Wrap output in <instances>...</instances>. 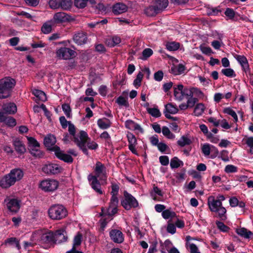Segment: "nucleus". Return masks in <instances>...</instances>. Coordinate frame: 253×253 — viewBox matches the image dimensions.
Masks as SVG:
<instances>
[{
  "mask_svg": "<svg viewBox=\"0 0 253 253\" xmlns=\"http://www.w3.org/2000/svg\"><path fill=\"white\" fill-rule=\"evenodd\" d=\"M68 131L72 136L71 139L77 145V146L82 151L83 153L88 156V151L87 148L85 147V143L86 139L88 138V135L86 132L84 130H80L79 135H76V127L72 123H69Z\"/></svg>",
  "mask_w": 253,
  "mask_h": 253,
  "instance_id": "obj_1",
  "label": "nucleus"
},
{
  "mask_svg": "<svg viewBox=\"0 0 253 253\" xmlns=\"http://www.w3.org/2000/svg\"><path fill=\"white\" fill-rule=\"evenodd\" d=\"M15 84V80L9 77L0 80V99L9 97Z\"/></svg>",
  "mask_w": 253,
  "mask_h": 253,
  "instance_id": "obj_2",
  "label": "nucleus"
},
{
  "mask_svg": "<svg viewBox=\"0 0 253 253\" xmlns=\"http://www.w3.org/2000/svg\"><path fill=\"white\" fill-rule=\"evenodd\" d=\"M48 215L52 220H59L66 217L68 215V211L61 204H53L48 209Z\"/></svg>",
  "mask_w": 253,
  "mask_h": 253,
  "instance_id": "obj_3",
  "label": "nucleus"
},
{
  "mask_svg": "<svg viewBox=\"0 0 253 253\" xmlns=\"http://www.w3.org/2000/svg\"><path fill=\"white\" fill-rule=\"evenodd\" d=\"M124 199L121 200V205L127 211L131 209H135L138 207V202L136 198L131 194L125 191L124 192Z\"/></svg>",
  "mask_w": 253,
  "mask_h": 253,
  "instance_id": "obj_4",
  "label": "nucleus"
},
{
  "mask_svg": "<svg viewBox=\"0 0 253 253\" xmlns=\"http://www.w3.org/2000/svg\"><path fill=\"white\" fill-rule=\"evenodd\" d=\"M54 237V232L50 231L42 234L40 238L39 242L44 246V249H47L54 247L55 244Z\"/></svg>",
  "mask_w": 253,
  "mask_h": 253,
  "instance_id": "obj_5",
  "label": "nucleus"
},
{
  "mask_svg": "<svg viewBox=\"0 0 253 253\" xmlns=\"http://www.w3.org/2000/svg\"><path fill=\"white\" fill-rule=\"evenodd\" d=\"M42 169V172L44 173L51 175L61 173L63 170V168L57 164L49 163L44 165Z\"/></svg>",
  "mask_w": 253,
  "mask_h": 253,
  "instance_id": "obj_6",
  "label": "nucleus"
},
{
  "mask_svg": "<svg viewBox=\"0 0 253 253\" xmlns=\"http://www.w3.org/2000/svg\"><path fill=\"white\" fill-rule=\"evenodd\" d=\"M59 186V182L54 179H45L41 181L40 187L45 192H52L55 190Z\"/></svg>",
  "mask_w": 253,
  "mask_h": 253,
  "instance_id": "obj_7",
  "label": "nucleus"
},
{
  "mask_svg": "<svg viewBox=\"0 0 253 253\" xmlns=\"http://www.w3.org/2000/svg\"><path fill=\"white\" fill-rule=\"evenodd\" d=\"M74 20L75 19L70 15L64 12H56L53 17V22L55 24L70 22Z\"/></svg>",
  "mask_w": 253,
  "mask_h": 253,
  "instance_id": "obj_8",
  "label": "nucleus"
},
{
  "mask_svg": "<svg viewBox=\"0 0 253 253\" xmlns=\"http://www.w3.org/2000/svg\"><path fill=\"white\" fill-rule=\"evenodd\" d=\"M57 57L64 60L69 59L75 57L76 52L70 48L61 47L56 51Z\"/></svg>",
  "mask_w": 253,
  "mask_h": 253,
  "instance_id": "obj_9",
  "label": "nucleus"
},
{
  "mask_svg": "<svg viewBox=\"0 0 253 253\" xmlns=\"http://www.w3.org/2000/svg\"><path fill=\"white\" fill-rule=\"evenodd\" d=\"M52 150L54 151L55 155L58 159L68 164L73 163L74 159L72 157L68 154L65 153L59 146H55Z\"/></svg>",
  "mask_w": 253,
  "mask_h": 253,
  "instance_id": "obj_10",
  "label": "nucleus"
},
{
  "mask_svg": "<svg viewBox=\"0 0 253 253\" xmlns=\"http://www.w3.org/2000/svg\"><path fill=\"white\" fill-rule=\"evenodd\" d=\"M235 58L241 65L242 69L246 73L247 77L253 74L250 68L248 61L244 55H236Z\"/></svg>",
  "mask_w": 253,
  "mask_h": 253,
  "instance_id": "obj_11",
  "label": "nucleus"
},
{
  "mask_svg": "<svg viewBox=\"0 0 253 253\" xmlns=\"http://www.w3.org/2000/svg\"><path fill=\"white\" fill-rule=\"evenodd\" d=\"M109 236L111 240L115 243L121 244L124 241V235L120 230L111 229L109 231Z\"/></svg>",
  "mask_w": 253,
  "mask_h": 253,
  "instance_id": "obj_12",
  "label": "nucleus"
},
{
  "mask_svg": "<svg viewBox=\"0 0 253 253\" xmlns=\"http://www.w3.org/2000/svg\"><path fill=\"white\" fill-rule=\"evenodd\" d=\"M54 236L55 244L65 242L68 239L67 233L63 228L59 229L54 232Z\"/></svg>",
  "mask_w": 253,
  "mask_h": 253,
  "instance_id": "obj_13",
  "label": "nucleus"
},
{
  "mask_svg": "<svg viewBox=\"0 0 253 253\" xmlns=\"http://www.w3.org/2000/svg\"><path fill=\"white\" fill-rule=\"evenodd\" d=\"M14 179L9 173L5 174L0 179V187L4 189L9 188L16 183Z\"/></svg>",
  "mask_w": 253,
  "mask_h": 253,
  "instance_id": "obj_14",
  "label": "nucleus"
},
{
  "mask_svg": "<svg viewBox=\"0 0 253 253\" xmlns=\"http://www.w3.org/2000/svg\"><path fill=\"white\" fill-rule=\"evenodd\" d=\"M56 143V137L53 134H48L44 138L43 144L47 150L54 152L52 149L56 146L55 145Z\"/></svg>",
  "mask_w": 253,
  "mask_h": 253,
  "instance_id": "obj_15",
  "label": "nucleus"
},
{
  "mask_svg": "<svg viewBox=\"0 0 253 253\" xmlns=\"http://www.w3.org/2000/svg\"><path fill=\"white\" fill-rule=\"evenodd\" d=\"M73 41L79 45H82L87 43V34L84 32L75 33L73 38Z\"/></svg>",
  "mask_w": 253,
  "mask_h": 253,
  "instance_id": "obj_16",
  "label": "nucleus"
},
{
  "mask_svg": "<svg viewBox=\"0 0 253 253\" xmlns=\"http://www.w3.org/2000/svg\"><path fill=\"white\" fill-rule=\"evenodd\" d=\"M88 180L91 181L90 185L91 188L96 192L99 194H102L103 191L101 189V184L100 182L97 178V176H93L92 174H89L88 176Z\"/></svg>",
  "mask_w": 253,
  "mask_h": 253,
  "instance_id": "obj_17",
  "label": "nucleus"
},
{
  "mask_svg": "<svg viewBox=\"0 0 253 253\" xmlns=\"http://www.w3.org/2000/svg\"><path fill=\"white\" fill-rule=\"evenodd\" d=\"M208 205L211 212H217L218 209L221 207L222 203L211 196L208 198Z\"/></svg>",
  "mask_w": 253,
  "mask_h": 253,
  "instance_id": "obj_18",
  "label": "nucleus"
},
{
  "mask_svg": "<svg viewBox=\"0 0 253 253\" xmlns=\"http://www.w3.org/2000/svg\"><path fill=\"white\" fill-rule=\"evenodd\" d=\"M8 210L13 213H15L20 209V201L16 199H11L6 204Z\"/></svg>",
  "mask_w": 253,
  "mask_h": 253,
  "instance_id": "obj_19",
  "label": "nucleus"
},
{
  "mask_svg": "<svg viewBox=\"0 0 253 253\" xmlns=\"http://www.w3.org/2000/svg\"><path fill=\"white\" fill-rule=\"evenodd\" d=\"M173 89V94L175 100L179 101H182L185 97L183 91V85L182 84H178L176 86L174 85Z\"/></svg>",
  "mask_w": 253,
  "mask_h": 253,
  "instance_id": "obj_20",
  "label": "nucleus"
},
{
  "mask_svg": "<svg viewBox=\"0 0 253 253\" xmlns=\"http://www.w3.org/2000/svg\"><path fill=\"white\" fill-rule=\"evenodd\" d=\"M127 10V6L123 3L118 2L112 6V12L116 15L124 13Z\"/></svg>",
  "mask_w": 253,
  "mask_h": 253,
  "instance_id": "obj_21",
  "label": "nucleus"
},
{
  "mask_svg": "<svg viewBox=\"0 0 253 253\" xmlns=\"http://www.w3.org/2000/svg\"><path fill=\"white\" fill-rule=\"evenodd\" d=\"M13 145L15 151L19 154H23L26 152L25 145L19 138H16L13 140Z\"/></svg>",
  "mask_w": 253,
  "mask_h": 253,
  "instance_id": "obj_22",
  "label": "nucleus"
},
{
  "mask_svg": "<svg viewBox=\"0 0 253 253\" xmlns=\"http://www.w3.org/2000/svg\"><path fill=\"white\" fill-rule=\"evenodd\" d=\"M125 125L126 128L130 130H138L141 133L143 132V130L140 126L131 120H128L126 121L125 122Z\"/></svg>",
  "mask_w": 253,
  "mask_h": 253,
  "instance_id": "obj_23",
  "label": "nucleus"
},
{
  "mask_svg": "<svg viewBox=\"0 0 253 253\" xmlns=\"http://www.w3.org/2000/svg\"><path fill=\"white\" fill-rule=\"evenodd\" d=\"M95 176H97V178L101 175H103L106 172V167L104 165L99 161L96 162L94 168Z\"/></svg>",
  "mask_w": 253,
  "mask_h": 253,
  "instance_id": "obj_24",
  "label": "nucleus"
},
{
  "mask_svg": "<svg viewBox=\"0 0 253 253\" xmlns=\"http://www.w3.org/2000/svg\"><path fill=\"white\" fill-rule=\"evenodd\" d=\"M168 4V0H155L154 5L159 13L167 7Z\"/></svg>",
  "mask_w": 253,
  "mask_h": 253,
  "instance_id": "obj_25",
  "label": "nucleus"
},
{
  "mask_svg": "<svg viewBox=\"0 0 253 253\" xmlns=\"http://www.w3.org/2000/svg\"><path fill=\"white\" fill-rule=\"evenodd\" d=\"M3 111L6 114H14L17 111V107L14 103H8L3 106Z\"/></svg>",
  "mask_w": 253,
  "mask_h": 253,
  "instance_id": "obj_26",
  "label": "nucleus"
},
{
  "mask_svg": "<svg viewBox=\"0 0 253 253\" xmlns=\"http://www.w3.org/2000/svg\"><path fill=\"white\" fill-rule=\"evenodd\" d=\"M236 232L238 235L245 239H250L253 236V233L244 227L237 228Z\"/></svg>",
  "mask_w": 253,
  "mask_h": 253,
  "instance_id": "obj_27",
  "label": "nucleus"
},
{
  "mask_svg": "<svg viewBox=\"0 0 253 253\" xmlns=\"http://www.w3.org/2000/svg\"><path fill=\"white\" fill-rule=\"evenodd\" d=\"M10 176L14 178L15 182L20 181L24 176V172L20 169H14L10 170Z\"/></svg>",
  "mask_w": 253,
  "mask_h": 253,
  "instance_id": "obj_28",
  "label": "nucleus"
},
{
  "mask_svg": "<svg viewBox=\"0 0 253 253\" xmlns=\"http://www.w3.org/2000/svg\"><path fill=\"white\" fill-rule=\"evenodd\" d=\"M97 124L98 127L102 129H106L111 126L112 123L106 118L99 119L97 120Z\"/></svg>",
  "mask_w": 253,
  "mask_h": 253,
  "instance_id": "obj_29",
  "label": "nucleus"
},
{
  "mask_svg": "<svg viewBox=\"0 0 253 253\" xmlns=\"http://www.w3.org/2000/svg\"><path fill=\"white\" fill-rule=\"evenodd\" d=\"M162 216L165 219H170L171 220L172 218L177 217L176 213L170 209L164 210L162 213Z\"/></svg>",
  "mask_w": 253,
  "mask_h": 253,
  "instance_id": "obj_30",
  "label": "nucleus"
},
{
  "mask_svg": "<svg viewBox=\"0 0 253 253\" xmlns=\"http://www.w3.org/2000/svg\"><path fill=\"white\" fill-rule=\"evenodd\" d=\"M144 13L149 17L155 16L156 15L159 14L154 5H150L144 9Z\"/></svg>",
  "mask_w": 253,
  "mask_h": 253,
  "instance_id": "obj_31",
  "label": "nucleus"
},
{
  "mask_svg": "<svg viewBox=\"0 0 253 253\" xmlns=\"http://www.w3.org/2000/svg\"><path fill=\"white\" fill-rule=\"evenodd\" d=\"M32 94L42 101H45L46 100L45 93L41 90L34 89L32 90Z\"/></svg>",
  "mask_w": 253,
  "mask_h": 253,
  "instance_id": "obj_32",
  "label": "nucleus"
},
{
  "mask_svg": "<svg viewBox=\"0 0 253 253\" xmlns=\"http://www.w3.org/2000/svg\"><path fill=\"white\" fill-rule=\"evenodd\" d=\"M164 111L171 114H175L178 111V109L176 105H173L171 103H169L165 106Z\"/></svg>",
  "mask_w": 253,
  "mask_h": 253,
  "instance_id": "obj_33",
  "label": "nucleus"
},
{
  "mask_svg": "<svg viewBox=\"0 0 253 253\" xmlns=\"http://www.w3.org/2000/svg\"><path fill=\"white\" fill-rule=\"evenodd\" d=\"M72 0H60V8L64 10H70L72 6Z\"/></svg>",
  "mask_w": 253,
  "mask_h": 253,
  "instance_id": "obj_34",
  "label": "nucleus"
},
{
  "mask_svg": "<svg viewBox=\"0 0 253 253\" xmlns=\"http://www.w3.org/2000/svg\"><path fill=\"white\" fill-rule=\"evenodd\" d=\"M183 166V162L180 160L177 157H174L170 160V166L172 169H177Z\"/></svg>",
  "mask_w": 253,
  "mask_h": 253,
  "instance_id": "obj_35",
  "label": "nucleus"
},
{
  "mask_svg": "<svg viewBox=\"0 0 253 253\" xmlns=\"http://www.w3.org/2000/svg\"><path fill=\"white\" fill-rule=\"evenodd\" d=\"M205 108V106L203 103H200L197 104L194 108V115L196 116H200L202 115L204 112Z\"/></svg>",
  "mask_w": 253,
  "mask_h": 253,
  "instance_id": "obj_36",
  "label": "nucleus"
},
{
  "mask_svg": "<svg viewBox=\"0 0 253 253\" xmlns=\"http://www.w3.org/2000/svg\"><path fill=\"white\" fill-rule=\"evenodd\" d=\"M39 147H35V148H29V150L31 154L34 157L36 158H42L43 155L44 153L40 150L38 148Z\"/></svg>",
  "mask_w": 253,
  "mask_h": 253,
  "instance_id": "obj_37",
  "label": "nucleus"
},
{
  "mask_svg": "<svg viewBox=\"0 0 253 253\" xmlns=\"http://www.w3.org/2000/svg\"><path fill=\"white\" fill-rule=\"evenodd\" d=\"M5 244H8L10 245L14 246L18 250H20L21 249V247L20 245L19 241L17 240V239L15 237H11L7 239L5 241Z\"/></svg>",
  "mask_w": 253,
  "mask_h": 253,
  "instance_id": "obj_38",
  "label": "nucleus"
},
{
  "mask_svg": "<svg viewBox=\"0 0 253 253\" xmlns=\"http://www.w3.org/2000/svg\"><path fill=\"white\" fill-rule=\"evenodd\" d=\"M191 142L192 141L189 138L183 135L181 137L180 139L177 141V144L179 146L183 147L186 145H190Z\"/></svg>",
  "mask_w": 253,
  "mask_h": 253,
  "instance_id": "obj_39",
  "label": "nucleus"
},
{
  "mask_svg": "<svg viewBox=\"0 0 253 253\" xmlns=\"http://www.w3.org/2000/svg\"><path fill=\"white\" fill-rule=\"evenodd\" d=\"M83 235L80 232L74 237L72 247L77 248L81 245L82 242Z\"/></svg>",
  "mask_w": 253,
  "mask_h": 253,
  "instance_id": "obj_40",
  "label": "nucleus"
},
{
  "mask_svg": "<svg viewBox=\"0 0 253 253\" xmlns=\"http://www.w3.org/2000/svg\"><path fill=\"white\" fill-rule=\"evenodd\" d=\"M166 48L169 51H175L177 50L180 47V43L179 42H168L167 43Z\"/></svg>",
  "mask_w": 253,
  "mask_h": 253,
  "instance_id": "obj_41",
  "label": "nucleus"
},
{
  "mask_svg": "<svg viewBox=\"0 0 253 253\" xmlns=\"http://www.w3.org/2000/svg\"><path fill=\"white\" fill-rule=\"evenodd\" d=\"M116 103H117L119 105L124 106L126 108H128L129 107V103L127 98L123 96H119L116 100Z\"/></svg>",
  "mask_w": 253,
  "mask_h": 253,
  "instance_id": "obj_42",
  "label": "nucleus"
},
{
  "mask_svg": "<svg viewBox=\"0 0 253 253\" xmlns=\"http://www.w3.org/2000/svg\"><path fill=\"white\" fill-rule=\"evenodd\" d=\"M153 53V51L150 48H146L144 49L142 52V56L140 57V59L143 60H147L150 57Z\"/></svg>",
  "mask_w": 253,
  "mask_h": 253,
  "instance_id": "obj_43",
  "label": "nucleus"
},
{
  "mask_svg": "<svg viewBox=\"0 0 253 253\" xmlns=\"http://www.w3.org/2000/svg\"><path fill=\"white\" fill-rule=\"evenodd\" d=\"M215 224L217 227L220 231L225 233L229 232L230 228L222 221L217 220L215 222Z\"/></svg>",
  "mask_w": 253,
  "mask_h": 253,
  "instance_id": "obj_44",
  "label": "nucleus"
},
{
  "mask_svg": "<svg viewBox=\"0 0 253 253\" xmlns=\"http://www.w3.org/2000/svg\"><path fill=\"white\" fill-rule=\"evenodd\" d=\"M226 211V209L222 205L218 209V216L221 220H225L227 219Z\"/></svg>",
  "mask_w": 253,
  "mask_h": 253,
  "instance_id": "obj_45",
  "label": "nucleus"
},
{
  "mask_svg": "<svg viewBox=\"0 0 253 253\" xmlns=\"http://www.w3.org/2000/svg\"><path fill=\"white\" fill-rule=\"evenodd\" d=\"M143 77V74L139 72L137 75L136 79L133 81V84L136 88L140 86Z\"/></svg>",
  "mask_w": 253,
  "mask_h": 253,
  "instance_id": "obj_46",
  "label": "nucleus"
},
{
  "mask_svg": "<svg viewBox=\"0 0 253 253\" xmlns=\"http://www.w3.org/2000/svg\"><path fill=\"white\" fill-rule=\"evenodd\" d=\"M147 111L152 116L155 118H159L161 116V113L157 108H148Z\"/></svg>",
  "mask_w": 253,
  "mask_h": 253,
  "instance_id": "obj_47",
  "label": "nucleus"
},
{
  "mask_svg": "<svg viewBox=\"0 0 253 253\" xmlns=\"http://www.w3.org/2000/svg\"><path fill=\"white\" fill-rule=\"evenodd\" d=\"M221 73L225 76L229 78H233L236 76L234 71L231 68L223 69Z\"/></svg>",
  "mask_w": 253,
  "mask_h": 253,
  "instance_id": "obj_48",
  "label": "nucleus"
},
{
  "mask_svg": "<svg viewBox=\"0 0 253 253\" xmlns=\"http://www.w3.org/2000/svg\"><path fill=\"white\" fill-rule=\"evenodd\" d=\"M91 139L88 137V138L86 139V142L85 143V147H86V145H87V148L90 150H95L98 147V145L95 142L92 141H90Z\"/></svg>",
  "mask_w": 253,
  "mask_h": 253,
  "instance_id": "obj_49",
  "label": "nucleus"
},
{
  "mask_svg": "<svg viewBox=\"0 0 253 253\" xmlns=\"http://www.w3.org/2000/svg\"><path fill=\"white\" fill-rule=\"evenodd\" d=\"M29 148L40 147V144L37 140L33 137H28Z\"/></svg>",
  "mask_w": 253,
  "mask_h": 253,
  "instance_id": "obj_50",
  "label": "nucleus"
},
{
  "mask_svg": "<svg viewBox=\"0 0 253 253\" xmlns=\"http://www.w3.org/2000/svg\"><path fill=\"white\" fill-rule=\"evenodd\" d=\"M62 108L67 117L70 118L71 117V109L69 104L64 103L62 105Z\"/></svg>",
  "mask_w": 253,
  "mask_h": 253,
  "instance_id": "obj_51",
  "label": "nucleus"
},
{
  "mask_svg": "<svg viewBox=\"0 0 253 253\" xmlns=\"http://www.w3.org/2000/svg\"><path fill=\"white\" fill-rule=\"evenodd\" d=\"M223 113L231 116L236 122L238 121V116L236 112L230 107L225 108L223 110Z\"/></svg>",
  "mask_w": 253,
  "mask_h": 253,
  "instance_id": "obj_52",
  "label": "nucleus"
},
{
  "mask_svg": "<svg viewBox=\"0 0 253 253\" xmlns=\"http://www.w3.org/2000/svg\"><path fill=\"white\" fill-rule=\"evenodd\" d=\"M74 6L78 8L83 9L86 6V0H74Z\"/></svg>",
  "mask_w": 253,
  "mask_h": 253,
  "instance_id": "obj_53",
  "label": "nucleus"
},
{
  "mask_svg": "<svg viewBox=\"0 0 253 253\" xmlns=\"http://www.w3.org/2000/svg\"><path fill=\"white\" fill-rule=\"evenodd\" d=\"M187 98V104L189 108H193L196 102H197L199 100L196 97H194L193 96H191Z\"/></svg>",
  "mask_w": 253,
  "mask_h": 253,
  "instance_id": "obj_54",
  "label": "nucleus"
},
{
  "mask_svg": "<svg viewBox=\"0 0 253 253\" xmlns=\"http://www.w3.org/2000/svg\"><path fill=\"white\" fill-rule=\"evenodd\" d=\"M9 127H13L16 125V120L12 117H7L4 122Z\"/></svg>",
  "mask_w": 253,
  "mask_h": 253,
  "instance_id": "obj_55",
  "label": "nucleus"
},
{
  "mask_svg": "<svg viewBox=\"0 0 253 253\" xmlns=\"http://www.w3.org/2000/svg\"><path fill=\"white\" fill-rule=\"evenodd\" d=\"M221 12V10L219 9V7H209L208 12L207 13L208 15H217L218 13Z\"/></svg>",
  "mask_w": 253,
  "mask_h": 253,
  "instance_id": "obj_56",
  "label": "nucleus"
},
{
  "mask_svg": "<svg viewBox=\"0 0 253 253\" xmlns=\"http://www.w3.org/2000/svg\"><path fill=\"white\" fill-rule=\"evenodd\" d=\"M107 216L108 217H112L115 214H116L118 212V208L117 206H109V207L107 209Z\"/></svg>",
  "mask_w": 253,
  "mask_h": 253,
  "instance_id": "obj_57",
  "label": "nucleus"
},
{
  "mask_svg": "<svg viewBox=\"0 0 253 253\" xmlns=\"http://www.w3.org/2000/svg\"><path fill=\"white\" fill-rule=\"evenodd\" d=\"M235 14V11L231 8H227L224 12V14L230 20L234 19Z\"/></svg>",
  "mask_w": 253,
  "mask_h": 253,
  "instance_id": "obj_58",
  "label": "nucleus"
},
{
  "mask_svg": "<svg viewBox=\"0 0 253 253\" xmlns=\"http://www.w3.org/2000/svg\"><path fill=\"white\" fill-rule=\"evenodd\" d=\"M170 222L171 220H169L168 222L167 231L168 233L173 234L176 232V227L175 225Z\"/></svg>",
  "mask_w": 253,
  "mask_h": 253,
  "instance_id": "obj_59",
  "label": "nucleus"
},
{
  "mask_svg": "<svg viewBox=\"0 0 253 253\" xmlns=\"http://www.w3.org/2000/svg\"><path fill=\"white\" fill-rule=\"evenodd\" d=\"M52 30L51 25L46 23L43 24L41 28L42 32L44 34L50 33Z\"/></svg>",
  "mask_w": 253,
  "mask_h": 253,
  "instance_id": "obj_60",
  "label": "nucleus"
},
{
  "mask_svg": "<svg viewBox=\"0 0 253 253\" xmlns=\"http://www.w3.org/2000/svg\"><path fill=\"white\" fill-rule=\"evenodd\" d=\"M238 168L232 165H227L224 169L225 172L227 173L236 172Z\"/></svg>",
  "mask_w": 253,
  "mask_h": 253,
  "instance_id": "obj_61",
  "label": "nucleus"
},
{
  "mask_svg": "<svg viewBox=\"0 0 253 253\" xmlns=\"http://www.w3.org/2000/svg\"><path fill=\"white\" fill-rule=\"evenodd\" d=\"M120 183L112 182L111 183V189L112 191L111 192V194H115L117 195L119 193V190L120 189Z\"/></svg>",
  "mask_w": 253,
  "mask_h": 253,
  "instance_id": "obj_62",
  "label": "nucleus"
},
{
  "mask_svg": "<svg viewBox=\"0 0 253 253\" xmlns=\"http://www.w3.org/2000/svg\"><path fill=\"white\" fill-rule=\"evenodd\" d=\"M48 4L52 9H55L60 8V0H50Z\"/></svg>",
  "mask_w": 253,
  "mask_h": 253,
  "instance_id": "obj_63",
  "label": "nucleus"
},
{
  "mask_svg": "<svg viewBox=\"0 0 253 253\" xmlns=\"http://www.w3.org/2000/svg\"><path fill=\"white\" fill-rule=\"evenodd\" d=\"M228 151L226 150H223L220 152V155L218 156V158H220L224 162H228L229 161L228 156Z\"/></svg>",
  "mask_w": 253,
  "mask_h": 253,
  "instance_id": "obj_64",
  "label": "nucleus"
}]
</instances>
